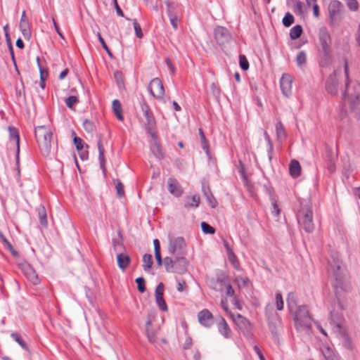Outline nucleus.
Wrapping results in <instances>:
<instances>
[{
    "label": "nucleus",
    "instance_id": "f257e3e1",
    "mask_svg": "<svg viewBox=\"0 0 360 360\" xmlns=\"http://www.w3.org/2000/svg\"><path fill=\"white\" fill-rule=\"evenodd\" d=\"M344 70L346 77L345 91L343 93L345 100L348 103L351 110L360 118V84L349 85L348 65L345 63Z\"/></svg>",
    "mask_w": 360,
    "mask_h": 360
},
{
    "label": "nucleus",
    "instance_id": "f03ea898",
    "mask_svg": "<svg viewBox=\"0 0 360 360\" xmlns=\"http://www.w3.org/2000/svg\"><path fill=\"white\" fill-rule=\"evenodd\" d=\"M297 219L300 226L307 233L313 232L314 224L312 205L310 200H304L300 202V207L297 213Z\"/></svg>",
    "mask_w": 360,
    "mask_h": 360
},
{
    "label": "nucleus",
    "instance_id": "7ed1b4c3",
    "mask_svg": "<svg viewBox=\"0 0 360 360\" xmlns=\"http://www.w3.org/2000/svg\"><path fill=\"white\" fill-rule=\"evenodd\" d=\"M35 136L42 154L48 155L51 148V131L46 126H38L35 129Z\"/></svg>",
    "mask_w": 360,
    "mask_h": 360
},
{
    "label": "nucleus",
    "instance_id": "20e7f679",
    "mask_svg": "<svg viewBox=\"0 0 360 360\" xmlns=\"http://www.w3.org/2000/svg\"><path fill=\"white\" fill-rule=\"evenodd\" d=\"M293 312L295 325L298 330H304L311 328V318L306 306H299Z\"/></svg>",
    "mask_w": 360,
    "mask_h": 360
},
{
    "label": "nucleus",
    "instance_id": "39448f33",
    "mask_svg": "<svg viewBox=\"0 0 360 360\" xmlns=\"http://www.w3.org/2000/svg\"><path fill=\"white\" fill-rule=\"evenodd\" d=\"M168 251L174 257L185 255L186 244L183 237H169Z\"/></svg>",
    "mask_w": 360,
    "mask_h": 360
},
{
    "label": "nucleus",
    "instance_id": "423d86ee",
    "mask_svg": "<svg viewBox=\"0 0 360 360\" xmlns=\"http://www.w3.org/2000/svg\"><path fill=\"white\" fill-rule=\"evenodd\" d=\"M328 13L331 22L338 24L344 17V6L338 0L330 1L328 5Z\"/></svg>",
    "mask_w": 360,
    "mask_h": 360
},
{
    "label": "nucleus",
    "instance_id": "0eeeda50",
    "mask_svg": "<svg viewBox=\"0 0 360 360\" xmlns=\"http://www.w3.org/2000/svg\"><path fill=\"white\" fill-rule=\"evenodd\" d=\"M148 91L158 100H163L165 89L162 81L156 77L153 79L148 86Z\"/></svg>",
    "mask_w": 360,
    "mask_h": 360
},
{
    "label": "nucleus",
    "instance_id": "6e6552de",
    "mask_svg": "<svg viewBox=\"0 0 360 360\" xmlns=\"http://www.w3.org/2000/svg\"><path fill=\"white\" fill-rule=\"evenodd\" d=\"M141 109L145 117V127L149 128V129H151L152 127H156V122L154 115L144 100L141 103Z\"/></svg>",
    "mask_w": 360,
    "mask_h": 360
},
{
    "label": "nucleus",
    "instance_id": "1a4fd4ad",
    "mask_svg": "<svg viewBox=\"0 0 360 360\" xmlns=\"http://www.w3.org/2000/svg\"><path fill=\"white\" fill-rule=\"evenodd\" d=\"M319 40L321 46L319 51H332L330 34L326 27L319 29Z\"/></svg>",
    "mask_w": 360,
    "mask_h": 360
},
{
    "label": "nucleus",
    "instance_id": "9d476101",
    "mask_svg": "<svg viewBox=\"0 0 360 360\" xmlns=\"http://www.w3.org/2000/svg\"><path fill=\"white\" fill-rule=\"evenodd\" d=\"M215 39L219 45L229 43L231 39V34L229 31L224 27H217L214 29Z\"/></svg>",
    "mask_w": 360,
    "mask_h": 360
},
{
    "label": "nucleus",
    "instance_id": "9b49d317",
    "mask_svg": "<svg viewBox=\"0 0 360 360\" xmlns=\"http://www.w3.org/2000/svg\"><path fill=\"white\" fill-rule=\"evenodd\" d=\"M326 89L331 95H336L339 89V82L335 72L330 75L326 80Z\"/></svg>",
    "mask_w": 360,
    "mask_h": 360
},
{
    "label": "nucleus",
    "instance_id": "f8f14e48",
    "mask_svg": "<svg viewBox=\"0 0 360 360\" xmlns=\"http://www.w3.org/2000/svg\"><path fill=\"white\" fill-rule=\"evenodd\" d=\"M292 78L288 74H283L280 80L281 89L285 96L291 94Z\"/></svg>",
    "mask_w": 360,
    "mask_h": 360
},
{
    "label": "nucleus",
    "instance_id": "ddd939ff",
    "mask_svg": "<svg viewBox=\"0 0 360 360\" xmlns=\"http://www.w3.org/2000/svg\"><path fill=\"white\" fill-rule=\"evenodd\" d=\"M167 186L169 193L175 197H180L184 193V190L179 182L173 177L168 179Z\"/></svg>",
    "mask_w": 360,
    "mask_h": 360
},
{
    "label": "nucleus",
    "instance_id": "4468645a",
    "mask_svg": "<svg viewBox=\"0 0 360 360\" xmlns=\"http://www.w3.org/2000/svg\"><path fill=\"white\" fill-rule=\"evenodd\" d=\"M184 256L185 255L174 257V269L173 273L182 274L187 271L188 262Z\"/></svg>",
    "mask_w": 360,
    "mask_h": 360
},
{
    "label": "nucleus",
    "instance_id": "2eb2a0df",
    "mask_svg": "<svg viewBox=\"0 0 360 360\" xmlns=\"http://www.w3.org/2000/svg\"><path fill=\"white\" fill-rule=\"evenodd\" d=\"M200 323L205 327H210L214 323V317L207 309H203L198 314Z\"/></svg>",
    "mask_w": 360,
    "mask_h": 360
},
{
    "label": "nucleus",
    "instance_id": "dca6fc26",
    "mask_svg": "<svg viewBox=\"0 0 360 360\" xmlns=\"http://www.w3.org/2000/svg\"><path fill=\"white\" fill-rule=\"evenodd\" d=\"M19 27L23 37L25 39H29L31 36V30L25 11L22 13Z\"/></svg>",
    "mask_w": 360,
    "mask_h": 360
},
{
    "label": "nucleus",
    "instance_id": "f3484780",
    "mask_svg": "<svg viewBox=\"0 0 360 360\" xmlns=\"http://www.w3.org/2000/svg\"><path fill=\"white\" fill-rule=\"evenodd\" d=\"M333 63L332 51H319V65L322 68H327Z\"/></svg>",
    "mask_w": 360,
    "mask_h": 360
},
{
    "label": "nucleus",
    "instance_id": "a211bd4d",
    "mask_svg": "<svg viewBox=\"0 0 360 360\" xmlns=\"http://www.w3.org/2000/svg\"><path fill=\"white\" fill-rule=\"evenodd\" d=\"M337 158L336 155H335L331 149H326V166L328 170L330 172H333L335 170V160Z\"/></svg>",
    "mask_w": 360,
    "mask_h": 360
},
{
    "label": "nucleus",
    "instance_id": "6ab92c4d",
    "mask_svg": "<svg viewBox=\"0 0 360 360\" xmlns=\"http://www.w3.org/2000/svg\"><path fill=\"white\" fill-rule=\"evenodd\" d=\"M23 271L25 276L34 284L37 285L39 283L38 275L35 272L34 269L29 264H26L23 266Z\"/></svg>",
    "mask_w": 360,
    "mask_h": 360
},
{
    "label": "nucleus",
    "instance_id": "aec40b11",
    "mask_svg": "<svg viewBox=\"0 0 360 360\" xmlns=\"http://www.w3.org/2000/svg\"><path fill=\"white\" fill-rule=\"evenodd\" d=\"M8 131H9L10 140L11 141L13 140L15 143L16 146H17L16 162H17V164H18V161H19V152H20V146H19L20 137H19L18 131V129L16 128H15L13 127H8Z\"/></svg>",
    "mask_w": 360,
    "mask_h": 360
},
{
    "label": "nucleus",
    "instance_id": "412c9836",
    "mask_svg": "<svg viewBox=\"0 0 360 360\" xmlns=\"http://www.w3.org/2000/svg\"><path fill=\"white\" fill-rule=\"evenodd\" d=\"M131 262L130 257L125 253L120 252L117 255V262L118 267L124 271L129 265Z\"/></svg>",
    "mask_w": 360,
    "mask_h": 360
},
{
    "label": "nucleus",
    "instance_id": "4be33fe9",
    "mask_svg": "<svg viewBox=\"0 0 360 360\" xmlns=\"http://www.w3.org/2000/svg\"><path fill=\"white\" fill-rule=\"evenodd\" d=\"M331 268L333 269V276L335 280V286H341L342 285V274L340 265L338 261H334V266L331 265Z\"/></svg>",
    "mask_w": 360,
    "mask_h": 360
},
{
    "label": "nucleus",
    "instance_id": "5701e85b",
    "mask_svg": "<svg viewBox=\"0 0 360 360\" xmlns=\"http://www.w3.org/2000/svg\"><path fill=\"white\" fill-rule=\"evenodd\" d=\"M219 333L226 338L231 337V330L224 318H221L217 325Z\"/></svg>",
    "mask_w": 360,
    "mask_h": 360
},
{
    "label": "nucleus",
    "instance_id": "b1692460",
    "mask_svg": "<svg viewBox=\"0 0 360 360\" xmlns=\"http://www.w3.org/2000/svg\"><path fill=\"white\" fill-rule=\"evenodd\" d=\"M165 4L167 6L168 17L179 15V8L176 3L170 1L169 0H166Z\"/></svg>",
    "mask_w": 360,
    "mask_h": 360
},
{
    "label": "nucleus",
    "instance_id": "393cba45",
    "mask_svg": "<svg viewBox=\"0 0 360 360\" xmlns=\"http://www.w3.org/2000/svg\"><path fill=\"white\" fill-rule=\"evenodd\" d=\"M200 196L193 195V196H186L184 198V207L196 208L199 206Z\"/></svg>",
    "mask_w": 360,
    "mask_h": 360
},
{
    "label": "nucleus",
    "instance_id": "a878e982",
    "mask_svg": "<svg viewBox=\"0 0 360 360\" xmlns=\"http://www.w3.org/2000/svg\"><path fill=\"white\" fill-rule=\"evenodd\" d=\"M150 323H151L150 320H148L146 322V335H147L148 341L151 344L154 345L156 343L157 340H158V338L156 337V333H157L158 329L150 328L149 326L150 325Z\"/></svg>",
    "mask_w": 360,
    "mask_h": 360
},
{
    "label": "nucleus",
    "instance_id": "bb28decb",
    "mask_svg": "<svg viewBox=\"0 0 360 360\" xmlns=\"http://www.w3.org/2000/svg\"><path fill=\"white\" fill-rule=\"evenodd\" d=\"M290 174L292 177H297L300 174L301 167L299 162L296 160H291L289 165Z\"/></svg>",
    "mask_w": 360,
    "mask_h": 360
},
{
    "label": "nucleus",
    "instance_id": "cd10ccee",
    "mask_svg": "<svg viewBox=\"0 0 360 360\" xmlns=\"http://www.w3.org/2000/svg\"><path fill=\"white\" fill-rule=\"evenodd\" d=\"M112 110L118 120H123V115L122 114V105L117 99H115L112 104Z\"/></svg>",
    "mask_w": 360,
    "mask_h": 360
},
{
    "label": "nucleus",
    "instance_id": "c85d7f7f",
    "mask_svg": "<svg viewBox=\"0 0 360 360\" xmlns=\"http://www.w3.org/2000/svg\"><path fill=\"white\" fill-rule=\"evenodd\" d=\"M150 148L155 156L158 160H162L164 158L161 145L158 141L154 142Z\"/></svg>",
    "mask_w": 360,
    "mask_h": 360
},
{
    "label": "nucleus",
    "instance_id": "c756f323",
    "mask_svg": "<svg viewBox=\"0 0 360 360\" xmlns=\"http://www.w3.org/2000/svg\"><path fill=\"white\" fill-rule=\"evenodd\" d=\"M202 191L205 195L206 196L210 205L213 208L215 207L217 205V201L214 199L213 195L212 194L210 188L202 186Z\"/></svg>",
    "mask_w": 360,
    "mask_h": 360
},
{
    "label": "nucleus",
    "instance_id": "7c9ffc66",
    "mask_svg": "<svg viewBox=\"0 0 360 360\" xmlns=\"http://www.w3.org/2000/svg\"><path fill=\"white\" fill-rule=\"evenodd\" d=\"M287 304L291 312L294 311L298 307L296 302V296L293 292H290L287 297Z\"/></svg>",
    "mask_w": 360,
    "mask_h": 360
},
{
    "label": "nucleus",
    "instance_id": "2f4dec72",
    "mask_svg": "<svg viewBox=\"0 0 360 360\" xmlns=\"http://www.w3.org/2000/svg\"><path fill=\"white\" fill-rule=\"evenodd\" d=\"M97 145H98V153H99L98 158H99V160H100L101 168L103 169V172H105V158H104V151L105 150H104L103 143L100 139L98 140Z\"/></svg>",
    "mask_w": 360,
    "mask_h": 360
},
{
    "label": "nucleus",
    "instance_id": "473e14b6",
    "mask_svg": "<svg viewBox=\"0 0 360 360\" xmlns=\"http://www.w3.org/2000/svg\"><path fill=\"white\" fill-rule=\"evenodd\" d=\"M37 211H38L40 224L44 226H46L48 224V221H47L46 212L44 207L42 205H40L37 208Z\"/></svg>",
    "mask_w": 360,
    "mask_h": 360
},
{
    "label": "nucleus",
    "instance_id": "72a5a7b5",
    "mask_svg": "<svg viewBox=\"0 0 360 360\" xmlns=\"http://www.w3.org/2000/svg\"><path fill=\"white\" fill-rule=\"evenodd\" d=\"M302 33V27L300 25H297L292 27L290 30V37L292 39L299 38Z\"/></svg>",
    "mask_w": 360,
    "mask_h": 360
},
{
    "label": "nucleus",
    "instance_id": "f704fd0d",
    "mask_svg": "<svg viewBox=\"0 0 360 360\" xmlns=\"http://www.w3.org/2000/svg\"><path fill=\"white\" fill-rule=\"evenodd\" d=\"M163 264L167 272H174V259H172L170 257H166L163 259Z\"/></svg>",
    "mask_w": 360,
    "mask_h": 360
},
{
    "label": "nucleus",
    "instance_id": "c9c22d12",
    "mask_svg": "<svg viewBox=\"0 0 360 360\" xmlns=\"http://www.w3.org/2000/svg\"><path fill=\"white\" fill-rule=\"evenodd\" d=\"M143 269L144 271H148L153 264V258L152 255L150 254H145L143 256Z\"/></svg>",
    "mask_w": 360,
    "mask_h": 360
},
{
    "label": "nucleus",
    "instance_id": "e433bc0d",
    "mask_svg": "<svg viewBox=\"0 0 360 360\" xmlns=\"http://www.w3.org/2000/svg\"><path fill=\"white\" fill-rule=\"evenodd\" d=\"M228 258L229 262L232 264L233 266L236 269L238 270L240 268L239 262L237 259V257L230 249H228Z\"/></svg>",
    "mask_w": 360,
    "mask_h": 360
},
{
    "label": "nucleus",
    "instance_id": "4c0bfd02",
    "mask_svg": "<svg viewBox=\"0 0 360 360\" xmlns=\"http://www.w3.org/2000/svg\"><path fill=\"white\" fill-rule=\"evenodd\" d=\"M304 4L300 1H295L294 2V8L293 11L295 14L302 15L304 13L303 8H304Z\"/></svg>",
    "mask_w": 360,
    "mask_h": 360
},
{
    "label": "nucleus",
    "instance_id": "58836bf2",
    "mask_svg": "<svg viewBox=\"0 0 360 360\" xmlns=\"http://www.w3.org/2000/svg\"><path fill=\"white\" fill-rule=\"evenodd\" d=\"M83 127L84 130L88 133H92L96 130L95 125L91 121L89 120H84Z\"/></svg>",
    "mask_w": 360,
    "mask_h": 360
},
{
    "label": "nucleus",
    "instance_id": "ea45409f",
    "mask_svg": "<svg viewBox=\"0 0 360 360\" xmlns=\"http://www.w3.org/2000/svg\"><path fill=\"white\" fill-rule=\"evenodd\" d=\"M307 55L304 51H302L298 53L296 57V62L299 66H302L306 63Z\"/></svg>",
    "mask_w": 360,
    "mask_h": 360
},
{
    "label": "nucleus",
    "instance_id": "a19ab883",
    "mask_svg": "<svg viewBox=\"0 0 360 360\" xmlns=\"http://www.w3.org/2000/svg\"><path fill=\"white\" fill-rule=\"evenodd\" d=\"M294 22V17L290 13H286L283 18V24L285 27H290Z\"/></svg>",
    "mask_w": 360,
    "mask_h": 360
},
{
    "label": "nucleus",
    "instance_id": "79ce46f5",
    "mask_svg": "<svg viewBox=\"0 0 360 360\" xmlns=\"http://www.w3.org/2000/svg\"><path fill=\"white\" fill-rule=\"evenodd\" d=\"M78 98L77 96H68V98H66L65 99V103L66 104V105L70 108V109H72L73 108V106L78 103Z\"/></svg>",
    "mask_w": 360,
    "mask_h": 360
},
{
    "label": "nucleus",
    "instance_id": "37998d69",
    "mask_svg": "<svg viewBox=\"0 0 360 360\" xmlns=\"http://www.w3.org/2000/svg\"><path fill=\"white\" fill-rule=\"evenodd\" d=\"M115 188L117 191V194L120 198H122L124 195V186L119 180H115Z\"/></svg>",
    "mask_w": 360,
    "mask_h": 360
},
{
    "label": "nucleus",
    "instance_id": "c03bdc74",
    "mask_svg": "<svg viewBox=\"0 0 360 360\" xmlns=\"http://www.w3.org/2000/svg\"><path fill=\"white\" fill-rule=\"evenodd\" d=\"M202 231L206 234H214L215 229L207 223L203 221L201 223Z\"/></svg>",
    "mask_w": 360,
    "mask_h": 360
},
{
    "label": "nucleus",
    "instance_id": "a18cd8bd",
    "mask_svg": "<svg viewBox=\"0 0 360 360\" xmlns=\"http://www.w3.org/2000/svg\"><path fill=\"white\" fill-rule=\"evenodd\" d=\"M11 337L25 349H27L26 343L23 341L21 336L16 333H13Z\"/></svg>",
    "mask_w": 360,
    "mask_h": 360
},
{
    "label": "nucleus",
    "instance_id": "49530a36",
    "mask_svg": "<svg viewBox=\"0 0 360 360\" xmlns=\"http://www.w3.org/2000/svg\"><path fill=\"white\" fill-rule=\"evenodd\" d=\"M155 300H156V303H157L158 307L161 310H162L164 311L167 310V306L166 302H165V300L163 298V296H162V297H155Z\"/></svg>",
    "mask_w": 360,
    "mask_h": 360
},
{
    "label": "nucleus",
    "instance_id": "de8ad7c7",
    "mask_svg": "<svg viewBox=\"0 0 360 360\" xmlns=\"http://www.w3.org/2000/svg\"><path fill=\"white\" fill-rule=\"evenodd\" d=\"M240 67L243 70H247L249 68V63L244 55L239 56Z\"/></svg>",
    "mask_w": 360,
    "mask_h": 360
},
{
    "label": "nucleus",
    "instance_id": "09e8293b",
    "mask_svg": "<svg viewBox=\"0 0 360 360\" xmlns=\"http://www.w3.org/2000/svg\"><path fill=\"white\" fill-rule=\"evenodd\" d=\"M276 134L278 139H282L285 136L284 127L281 122H278L276 125Z\"/></svg>",
    "mask_w": 360,
    "mask_h": 360
},
{
    "label": "nucleus",
    "instance_id": "8fccbe9b",
    "mask_svg": "<svg viewBox=\"0 0 360 360\" xmlns=\"http://www.w3.org/2000/svg\"><path fill=\"white\" fill-rule=\"evenodd\" d=\"M276 305L278 310L281 311L283 309V300L280 292L276 294Z\"/></svg>",
    "mask_w": 360,
    "mask_h": 360
},
{
    "label": "nucleus",
    "instance_id": "3c124183",
    "mask_svg": "<svg viewBox=\"0 0 360 360\" xmlns=\"http://www.w3.org/2000/svg\"><path fill=\"white\" fill-rule=\"evenodd\" d=\"M347 7L352 11H356L359 8V3L356 0H345Z\"/></svg>",
    "mask_w": 360,
    "mask_h": 360
},
{
    "label": "nucleus",
    "instance_id": "603ef678",
    "mask_svg": "<svg viewBox=\"0 0 360 360\" xmlns=\"http://www.w3.org/2000/svg\"><path fill=\"white\" fill-rule=\"evenodd\" d=\"M37 60L38 66H39V68L40 79L43 80V81H45L46 79L47 78L48 75H49L48 70L46 69H45V68H43L41 66V65L39 63V58H37Z\"/></svg>",
    "mask_w": 360,
    "mask_h": 360
},
{
    "label": "nucleus",
    "instance_id": "864d4df0",
    "mask_svg": "<svg viewBox=\"0 0 360 360\" xmlns=\"http://www.w3.org/2000/svg\"><path fill=\"white\" fill-rule=\"evenodd\" d=\"M136 283H137L138 290L141 292H143L146 290L145 288V279L143 277H139L136 279Z\"/></svg>",
    "mask_w": 360,
    "mask_h": 360
},
{
    "label": "nucleus",
    "instance_id": "5fc2aeb1",
    "mask_svg": "<svg viewBox=\"0 0 360 360\" xmlns=\"http://www.w3.org/2000/svg\"><path fill=\"white\" fill-rule=\"evenodd\" d=\"M133 25H134V31L136 32V36L139 39L142 38L143 37L142 30H141L140 25L138 23L136 20H133Z\"/></svg>",
    "mask_w": 360,
    "mask_h": 360
},
{
    "label": "nucleus",
    "instance_id": "6e6d98bb",
    "mask_svg": "<svg viewBox=\"0 0 360 360\" xmlns=\"http://www.w3.org/2000/svg\"><path fill=\"white\" fill-rule=\"evenodd\" d=\"M238 324L240 325V328H247L248 326H250V322L249 321L245 319V317L242 316L241 315L238 316Z\"/></svg>",
    "mask_w": 360,
    "mask_h": 360
},
{
    "label": "nucleus",
    "instance_id": "4d7b16f0",
    "mask_svg": "<svg viewBox=\"0 0 360 360\" xmlns=\"http://www.w3.org/2000/svg\"><path fill=\"white\" fill-rule=\"evenodd\" d=\"M97 37H98L99 41L101 42V44L102 45L103 48L107 51L108 56L112 57V54L111 51H110V49L108 47V46L106 45L103 38L101 37V35L99 32L97 33Z\"/></svg>",
    "mask_w": 360,
    "mask_h": 360
},
{
    "label": "nucleus",
    "instance_id": "13d9d810",
    "mask_svg": "<svg viewBox=\"0 0 360 360\" xmlns=\"http://www.w3.org/2000/svg\"><path fill=\"white\" fill-rule=\"evenodd\" d=\"M169 21H170V23H171L172 27L174 30H177V28H178V23L180 21L179 15H177V16H169Z\"/></svg>",
    "mask_w": 360,
    "mask_h": 360
},
{
    "label": "nucleus",
    "instance_id": "bf43d9fd",
    "mask_svg": "<svg viewBox=\"0 0 360 360\" xmlns=\"http://www.w3.org/2000/svg\"><path fill=\"white\" fill-rule=\"evenodd\" d=\"M77 150L80 152L83 149V141L82 139L75 136L73 139Z\"/></svg>",
    "mask_w": 360,
    "mask_h": 360
},
{
    "label": "nucleus",
    "instance_id": "052dcab7",
    "mask_svg": "<svg viewBox=\"0 0 360 360\" xmlns=\"http://www.w3.org/2000/svg\"><path fill=\"white\" fill-rule=\"evenodd\" d=\"M265 313L267 319L269 320L271 316L273 315H277V314L274 311L273 306L271 304H268L265 309Z\"/></svg>",
    "mask_w": 360,
    "mask_h": 360
},
{
    "label": "nucleus",
    "instance_id": "680f3d73",
    "mask_svg": "<svg viewBox=\"0 0 360 360\" xmlns=\"http://www.w3.org/2000/svg\"><path fill=\"white\" fill-rule=\"evenodd\" d=\"M8 50H9V52H10V54H11V59H12L13 63V65L15 66V69L16 72H18V74L19 75L20 72H19V70L18 69V66H17V64H16V61H15V55H14V51H13V47L12 44H9Z\"/></svg>",
    "mask_w": 360,
    "mask_h": 360
},
{
    "label": "nucleus",
    "instance_id": "e2e57ef3",
    "mask_svg": "<svg viewBox=\"0 0 360 360\" xmlns=\"http://www.w3.org/2000/svg\"><path fill=\"white\" fill-rule=\"evenodd\" d=\"M342 344H343L344 347L347 349H352V348H353L352 341L351 338L348 336H345L344 338Z\"/></svg>",
    "mask_w": 360,
    "mask_h": 360
},
{
    "label": "nucleus",
    "instance_id": "0e129e2a",
    "mask_svg": "<svg viewBox=\"0 0 360 360\" xmlns=\"http://www.w3.org/2000/svg\"><path fill=\"white\" fill-rule=\"evenodd\" d=\"M164 292V285L162 283H160L155 288V297L163 296Z\"/></svg>",
    "mask_w": 360,
    "mask_h": 360
},
{
    "label": "nucleus",
    "instance_id": "69168bd1",
    "mask_svg": "<svg viewBox=\"0 0 360 360\" xmlns=\"http://www.w3.org/2000/svg\"><path fill=\"white\" fill-rule=\"evenodd\" d=\"M269 328L271 333L274 335H277V326L276 323L272 321H269Z\"/></svg>",
    "mask_w": 360,
    "mask_h": 360
},
{
    "label": "nucleus",
    "instance_id": "338daca9",
    "mask_svg": "<svg viewBox=\"0 0 360 360\" xmlns=\"http://www.w3.org/2000/svg\"><path fill=\"white\" fill-rule=\"evenodd\" d=\"M271 212L275 216H278L280 214V210L278 208V206L277 205L276 201H274L272 202V210Z\"/></svg>",
    "mask_w": 360,
    "mask_h": 360
},
{
    "label": "nucleus",
    "instance_id": "774afa93",
    "mask_svg": "<svg viewBox=\"0 0 360 360\" xmlns=\"http://www.w3.org/2000/svg\"><path fill=\"white\" fill-rule=\"evenodd\" d=\"M326 360H339L338 356L332 352L328 351V354L326 355Z\"/></svg>",
    "mask_w": 360,
    "mask_h": 360
}]
</instances>
